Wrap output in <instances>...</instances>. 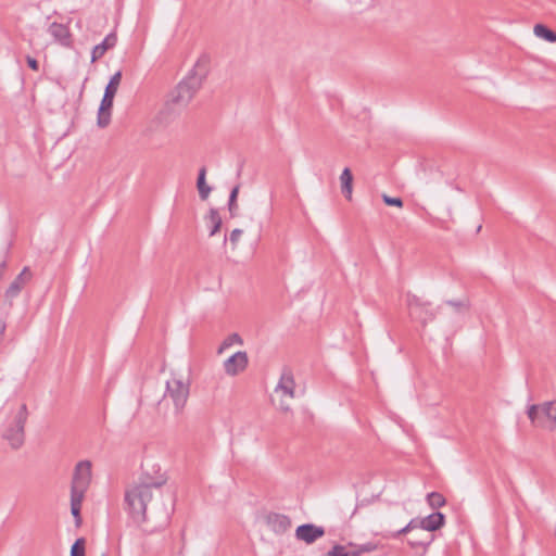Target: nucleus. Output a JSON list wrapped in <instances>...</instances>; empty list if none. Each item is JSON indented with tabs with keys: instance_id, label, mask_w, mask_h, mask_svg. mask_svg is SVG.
<instances>
[{
	"instance_id": "obj_1",
	"label": "nucleus",
	"mask_w": 556,
	"mask_h": 556,
	"mask_svg": "<svg viewBox=\"0 0 556 556\" xmlns=\"http://www.w3.org/2000/svg\"><path fill=\"white\" fill-rule=\"evenodd\" d=\"M139 481L127 488L125 491V510L129 519L137 526L148 522L157 515L161 519L160 523L152 529H144L146 532H153L159 528L168 525L173 505L170 507H159L154 500L163 498V485L166 483L164 475L152 477L144 468ZM168 500L173 504L172 496Z\"/></svg>"
},
{
	"instance_id": "obj_2",
	"label": "nucleus",
	"mask_w": 556,
	"mask_h": 556,
	"mask_svg": "<svg viewBox=\"0 0 556 556\" xmlns=\"http://www.w3.org/2000/svg\"><path fill=\"white\" fill-rule=\"evenodd\" d=\"M208 64L207 55L200 56L188 75L169 92L161 112L166 119L175 117L188 106L207 76Z\"/></svg>"
},
{
	"instance_id": "obj_3",
	"label": "nucleus",
	"mask_w": 556,
	"mask_h": 556,
	"mask_svg": "<svg viewBox=\"0 0 556 556\" xmlns=\"http://www.w3.org/2000/svg\"><path fill=\"white\" fill-rule=\"evenodd\" d=\"M27 406L22 404L16 413L12 425L3 433V438L9 442L12 448L17 450L24 444L25 424L27 421Z\"/></svg>"
},
{
	"instance_id": "obj_4",
	"label": "nucleus",
	"mask_w": 556,
	"mask_h": 556,
	"mask_svg": "<svg viewBox=\"0 0 556 556\" xmlns=\"http://www.w3.org/2000/svg\"><path fill=\"white\" fill-rule=\"evenodd\" d=\"M406 305L409 316L426 325L435 318V313L430 308V303L424 301L421 298L408 292L406 294Z\"/></svg>"
},
{
	"instance_id": "obj_5",
	"label": "nucleus",
	"mask_w": 556,
	"mask_h": 556,
	"mask_svg": "<svg viewBox=\"0 0 556 556\" xmlns=\"http://www.w3.org/2000/svg\"><path fill=\"white\" fill-rule=\"evenodd\" d=\"M168 395L177 412H180L189 396V382H185L180 378L173 377L166 382L165 396Z\"/></svg>"
},
{
	"instance_id": "obj_6",
	"label": "nucleus",
	"mask_w": 556,
	"mask_h": 556,
	"mask_svg": "<svg viewBox=\"0 0 556 556\" xmlns=\"http://www.w3.org/2000/svg\"><path fill=\"white\" fill-rule=\"evenodd\" d=\"M91 480V463L89 460H80L75 466L71 491L86 493Z\"/></svg>"
},
{
	"instance_id": "obj_7",
	"label": "nucleus",
	"mask_w": 556,
	"mask_h": 556,
	"mask_svg": "<svg viewBox=\"0 0 556 556\" xmlns=\"http://www.w3.org/2000/svg\"><path fill=\"white\" fill-rule=\"evenodd\" d=\"M325 535V529L314 523H304L296 528L295 536L298 540L312 544Z\"/></svg>"
},
{
	"instance_id": "obj_8",
	"label": "nucleus",
	"mask_w": 556,
	"mask_h": 556,
	"mask_svg": "<svg viewBox=\"0 0 556 556\" xmlns=\"http://www.w3.org/2000/svg\"><path fill=\"white\" fill-rule=\"evenodd\" d=\"M248 363L249 359L247 352H236L224 362L225 372L229 376H236L247 368Z\"/></svg>"
},
{
	"instance_id": "obj_9",
	"label": "nucleus",
	"mask_w": 556,
	"mask_h": 556,
	"mask_svg": "<svg viewBox=\"0 0 556 556\" xmlns=\"http://www.w3.org/2000/svg\"><path fill=\"white\" fill-rule=\"evenodd\" d=\"M295 381L293 372L290 368H283L280 379L275 388L276 393H281L282 396L290 399L294 397Z\"/></svg>"
},
{
	"instance_id": "obj_10",
	"label": "nucleus",
	"mask_w": 556,
	"mask_h": 556,
	"mask_svg": "<svg viewBox=\"0 0 556 556\" xmlns=\"http://www.w3.org/2000/svg\"><path fill=\"white\" fill-rule=\"evenodd\" d=\"M31 277L33 274L29 267H24L5 290V298L12 300L17 296L25 285L30 281Z\"/></svg>"
},
{
	"instance_id": "obj_11",
	"label": "nucleus",
	"mask_w": 556,
	"mask_h": 556,
	"mask_svg": "<svg viewBox=\"0 0 556 556\" xmlns=\"http://www.w3.org/2000/svg\"><path fill=\"white\" fill-rule=\"evenodd\" d=\"M266 525L276 534L286 533L291 527V519L283 514L269 513L265 518Z\"/></svg>"
},
{
	"instance_id": "obj_12",
	"label": "nucleus",
	"mask_w": 556,
	"mask_h": 556,
	"mask_svg": "<svg viewBox=\"0 0 556 556\" xmlns=\"http://www.w3.org/2000/svg\"><path fill=\"white\" fill-rule=\"evenodd\" d=\"M48 31L62 46L67 48L72 46V34L66 25L53 22Z\"/></svg>"
},
{
	"instance_id": "obj_13",
	"label": "nucleus",
	"mask_w": 556,
	"mask_h": 556,
	"mask_svg": "<svg viewBox=\"0 0 556 556\" xmlns=\"http://www.w3.org/2000/svg\"><path fill=\"white\" fill-rule=\"evenodd\" d=\"M117 36L115 33H110L97 46L93 47L91 52V62H96L101 59L105 52L116 46Z\"/></svg>"
},
{
	"instance_id": "obj_14",
	"label": "nucleus",
	"mask_w": 556,
	"mask_h": 556,
	"mask_svg": "<svg viewBox=\"0 0 556 556\" xmlns=\"http://www.w3.org/2000/svg\"><path fill=\"white\" fill-rule=\"evenodd\" d=\"M422 530L434 532L440 530L445 525V515L440 511H434L425 518H421Z\"/></svg>"
},
{
	"instance_id": "obj_15",
	"label": "nucleus",
	"mask_w": 556,
	"mask_h": 556,
	"mask_svg": "<svg viewBox=\"0 0 556 556\" xmlns=\"http://www.w3.org/2000/svg\"><path fill=\"white\" fill-rule=\"evenodd\" d=\"M341 192L348 201L352 200L353 174L349 167H345L340 175Z\"/></svg>"
},
{
	"instance_id": "obj_16",
	"label": "nucleus",
	"mask_w": 556,
	"mask_h": 556,
	"mask_svg": "<svg viewBox=\"0 0 556 556\" xmlns=\"http://www.w3.org/2000/svg\"><path fill=\"white\" fill-rule=\"evenodd\" d=\"M84 495L85 493L71 491V513L75 519L76 527H79L81 525L80 510Z\"/></svg>"
},
{
	"instance_id": "obj_17",
	"label": "nucleus",
	"mask_w": 556,
	"mask_h": 556,
	"mask_svg": "<svg viewBox=\"0 0 556 556\" xmlns=\"http://www.w3.org/2000/svg\"><path fill=\"white\" fill-rule=\"evenodd\" d=\"M206 167L203 166L200 168L197 179V187L199 191V195L201 200H206L212 191V188L206 184Z\"/></svg>"
},
{
	"instance_id": "obj_18",
	"label": "nucleus",
	"mask_w": 556,
	"mask_h": 556,
	"mask_svg": "<svg viewBox=\"0 0 556 556\" xmlns=\"http://www.w3.org/2000/svg\"><path fill=\"white\" fill-rule=\"evenodd\" d=\"M534 35L547 42H556V31L552 30L544 24H536L533 28Z\"/></svg>"
},
{
	"instance_id": "obj_19",
	"label": "nucleus",
	"mask_w": 556,
	"mask_h": 556,
	"mask_svg": "<svg viewBox=\"0 0 556 556\" xmlns=\"http://www.w3.org/2000/svg\"><path fill=\"white\" fill-rule=\"evenodd\" d=\"M420 522H421V518H413L405 527H403L402 529H400L397 531L390 532L386 536L389 539H397L400 535L406 534L415 529H418V528L422 529V525Z\"/></svg>"
},
{
	"instance_id": "obj_20",
	"label": "nucleus",
	"mask_w": 556,
	"mask_h": 556,
	"mask_svg": "<svg viewBox=\"0 0 556 556\" xmlns=\"http://www.w3.org/2000/svg\"><path fill=\"white\" fill-rule=\"evenodd\" d=\"M205 218H206V220H208L212 224V227H211V230H210L208 235H210V237H213L222 228V224H223L222 217L219 216V213H218L217 208L212 207L208 211V214H207V216Z\"/></svg>"
},
{
	"instance_id": "obj_21",
	"label": "nucleus",
	"mask_w": 556,
	"mask_h": 556,
	"mask_svg": "<svg viewBox=\"0 0 556 556\" xmlns=\"http://www.w3.org/2000/svg\"><path fill=\"white\" fill-rule=\"evenodd\" d=\"M239 190H240V185H236L231 189L230 194H229L228 211H229L231 218H233L238 215L239 206H238L237 200H238Z\"/></svg>"
},
{
	"instance_id": "obj_22",
	"label": "nucleus",
	"mask_w": 556,
	"mask_h": 556,
	"mask_svg": "<svg viewBox=\"0 0 556 556\" xmlns=\"http://www.w3.org/2000/svg\"><path fill=\"white\" fill-rule=\"evenodd\" d=\"M542 413L553 421L554 426L552 429H556V401L545 402L542 405Z\"/></svg>"
},
{
	"instance_id": "obj_23",
	"label": "nucleus",
	"mask_w": 556,
	"mask_h": 556,
	"mask_svg": "<svg viewBox=\"0 0 556 556\" xmlns=\"http://www.w3.org/2000/svg\"><path fill=\"white\" fill-rule=\"evenodd\" d=\"M428 505L433 508H440L445 505V497L439 492H431L427 495Z\"/></svg>"
},
{
	"instance_id": "obj_24",
	"label": "nucleus",
	"mask_w": 556,
	"mask_h": 556,
	"mask_svg": "<svg viewBox=\"0 0 556 556\" xmlns=\"http://www.w3.org/2000/svg\"><path fill=\"white\" fill-rule=\"evenodd\" d=\"M122 80V72L117 71L113 76H111L108 85L105 86L104 91L108 93L116 94L118 86Z\"/></svg>"
},
{
	"instance_id": "obj_25",
	"label": "nucleus",
	"mask_w": 556,
	"mask_h": 556,
	"mask_svg": "<svg viewBox=\"0 0 556 556\" xmlns=\"http://www.w3.org/2000/svg\"><path fill=\"white\" fill-rule=\"evenodd\" d=\"M111 123V111L109 110H102V108H99L98 110V116H97V124L100 128H105Z\"/></svg>"
},
{
	"instance_id": "obj_26",
	"label": "nucleus",
	"mask_w": 556,
	"mask_h": 556,
	"mask_svg": "<svg viewBox=\"0 0 556 556\" xmlns=\"http://www.w3.org/2000/svg\"><path fill=\"white\" fill-rule=\"evenodd\" d=\"M86 541L84 538H78L71 547V556H85Z\"/></svg>"
},
{
	"instance_id": "obj_27",
	"label": "nucleus",
	"mask_w": 556,
	"mask_h": 556,
	"mask_svg": "<svg viewBox=\"0 0 556 556\" xmlns=\"http://www.w3.org/2000/svg\"><path fill=\"white\" fill-rule=\"evenodd\" d=\"M235 343H242V339L238 333H231L220 344L218 352L222 353L223 350L230 348Z\"/></svg>"
},
{
	"instance_id": "obj_28",
	"label": "nucleus",
	"mask_w": 556,
	"mask_h": 556,
	"mask_svg": "<svg viewBox=\"0 0 556 556\" xmlns=\"http://www.w3.org/2000/svg\"><path fill=\"white\" fill-rule=\"evenodd\" d=\"M382 201L386 205L388 206H396V207H402L404 202L401 198L399 197H390L386 193L382 194Z\"/></svg>"
},
{
	"instance_id": "obj_29",
	"label": "nucleus",
	"mask_w": 556,
	"mask_h": 556,
	"mask_svg": "<svg viewBox=\"0 0 556 556\" xmlns=\"http://www.w3.org/2000/svg\"><path fill=\"white\" fill-rule=\"evenodd\" d=\"M114 94L108 93L104 91V94L102 97L101 103L99 108H102V110H109L112 111L113 108V101H114Z\"/></svg>"
},
{
	"instance_id": "obj_30",
	"label": "nucleus",
	"mask_w": 556,
	"mask_h": 556,
	"mask_svg": "<svg viewBox=\"0 0 556 556\" xmlns=\"http://www.w3.org/2000/svg\"><path fill=\"white\" fill-rule=\"evenodd\" d=\"M433 539H434V536L430 534V535H427V538L421 540V541L408 540V544L412 547H425V548H427L432 543Z\"/></svg>"
},
{
	"instance_id": "obj_31",
	"label": "nucleus",
	"mask_w": 556,
	"mask_h": 556,
	"mask_svg": "<svg viewBox=\"0 0 556 556\" xmlns=\"http://www.w3.org/2000/svg\"><path fill=\"white\" fill-rule=\"evenodd\" d=\"M325 556H348V552L343 545L336 544Z\"/></svg>"
},
{
	"instance_id": "obj_32",
	"label": "nucleus",
	"mask_w": 556,
	"mask_h": 556,
	"mask_svg": "<svg viewBox=\"0 0 556 556\" xmlns=\"http://www.w3.org/2000/svg\"><path fill=\"white\" fill-rule=\"evenodd\" d=\"M357 547L359 548V551L364 554V553H371V552H375L378 549V544L375 543V542H366L364 544H357Z\"/></svg>"
},
{
	"instance_id": "obj_33",
	"label": "nucleus",
	"mask_w": 556,
	"mask_h": 556,
	"mask_svg": "<svg viewBox=\"0 0 556 556\" xmlns=\"http://www.w3.org/2000/svg\"><path fill=\"white\" fill-rule=\"evenodd\" d=\"M527 414H528V417L531 420V422L534 424L536 420V417L539 415V405H536V404L530 405Z\"/></svg>"
},
{
	"instance_id": "obj_34",
	"label": "nucleus",
	"mask_w": 556,
	"mask_h": 556,
	"mask_svg": "<svg viewBox=\"0 0 556 556\" xmlns=\"http://www.w3.org/2000/svg\"><path fill=\"white\" fill-rule=\"evenodd\" d=\"M242 230L241 229H233L231 232H230V236H229V241L231 242L232 245H236L237 242L239 241L241 235H242Z\"/></svg>"
},
{
	"instance_id": "obj_35",
	"label": "nucleus",
	"mask_w": 556,
	"mask_h": 556,
	"mask_svg": "<svg viewBox=\"0 0 556 556\" xmlns=\"http://www.w3.org/2000/svg\"><path fill=\"white\" fill-rule=\"evenodd\" d=\"M26 62L29 68H31L33 71L37 72L39 70V62L35 58L27 55Z\"/></svg>"
},
{
	"instance_id": "obj_36",
	"label": "nucleus",
	"mask_w": 556,
	"mask_h": 556,
	"mask_svg": "<svg viewBox=\"0 0 556 556\" xmlns=\"http://www.w3.org/2000/svg\"><path fill=\"white\" fill-rule=\"evenodd\" d=\"M349 546L352 547V551L348 552V556H362L363 555V553L357 547V544L350 542Z\"/></svg>"
},
{
	"instance_id": "obj_37",
	"label": "nucleus",
	"mask_w": 556,
	"mask_h": 556,
	"mask_svg": "<svg viewBox=\"0 0 556 556\" xmlns=\"http://www.w3.org/2000/svg\"><path fill=\"white\" fill-rule=\"evenodd\" d=\"M445 303L447 305H451V306L455 307L456 309H460V308H464L466 306V304L463 301L448 300Z\"/></svg>"
},
{
	"instance_id": "obj_38",
	"label": "nucleus",
	"mask_w": 556,
	"mask_h": 556,
	"mask_svg": "<svg viewBox=\"0 0 556 556\" xmlns=\"http://www.w3.org/2000/svg\"><path fill=\"white\" fill-rule=\"evenodd\" d=\"M7 266H8L7 261H3V262L0 263V280L3 277V274H4V270H5Z\"/></svg>"
},
{
	"instance_id": "obj_39",
	"label": "nucleus",
	"mask_w": 556,
	"mask_h": 556,
	"mask_svg": "<svg viewBox=\"0 0 556 556\" xmlns=\"http://www.w3.org/2000/svg\"><path fill=\"white\" fill-rule=\"evenodd\" d=\"M5 331V323L3 319L0 318V337L4 333Z\"/></svg>"
},
{
	"instance_id": "obj_40",
	"label": "nucleus",
	"mask_w": 556,
	"mask_h": 556,
	"mask_svg": "<svg viewBox=\"0 0 556 556\" xmlns=\"http://www.w3.org/2000/svg\"><path fill=\"white\" fill-rule=\"evenodd\" d=\"M280 409L283 410V412H288L290 410V407L288 404H285L282 401L280 402V405H279Z\"/></svg>"
},
{
	"instance_id": "obj_41",
	"label": "nucleus",
	"mask_w": 556,
	"mask_h": 556,
	"mask_svg": "<svg viewBox=\"0 0 556 556\" xmlns=\"http://www.w3.org/2000/svg\"><path fill=\"white\" fill-rule=\"evenodd\" d=\"M242 166H243L242 164H241V165L239 166V169H238V175H240V174H241V170H242Z\"/></svg>"
}]
</instances>
